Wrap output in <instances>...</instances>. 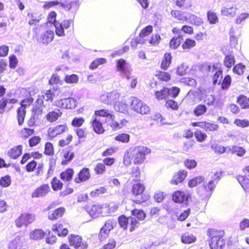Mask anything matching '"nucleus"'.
Wrapping results in <instances>:
<instances>
[{
	"label": "nucleus",
	"mask_w": 249,
	"mask_h": 249,
	"mask_svg": "<svg viewBox=\"0 0 249 249\" xmlns=\"http://www.w3.org/2000/svg\"><path fill=\"white\" fill-rule=\"evenodd\" d=\"M151 152V149L145 146L138 145L131 147L125 152L123 157V162L126 165L131 163L135 165L142 164L145 160L146 156Z\"/></svg>",
	"instance_id": "nucleus-1"
},
{
	"label": "nucleus",
	"mask_w": 249,
	"mask_h": 249,
	"mask_svg": "<svg viewBox=\"0 0 249 249\" xmlns=\"http://www.w3.org/2000/svg\"><path fill=\"white\" fill-rule=\"evenodd\" d=\"M210 249H223L226 245L224 230L215 228H209L207 231Z\"/></svg>",
	"instance_id": "nucleus-2"
},
{
	"label": "nucleus",
	"mask_w": 249,
	"mask_h": 249,
	"mask_svg": "<svg viewBox=\"0 0 249 249\" xmlns=\"http://www.w3.org/2000/svg\"><path fill=\"white\" fill-rule=\"evenodd\" d=\"M223 172L217 171L212 177V179L202 186L200 195L204 198H209L213 194L218 182L222 177Z\"/></svg>",
	"instance_id": "nucleus-3"
},
{
	"label": "nucleus",
	"mask_w": 249,
	"mask_h": 249,
	"mask_svg": "<svg viewBox=\"0 0 249 249\" xmlns=\"http://www.w3.org/2000/svg\"><path fill=\"white\" fill-rule=\"evenodd\" d=\"M146 187L144 184L140 182L133 184L131 188V193L137 198L133 199V202L137 204L145 202L150 198V196L144 194Z\"/></svg>",
	"instance_id": "nucleus-4"
},
{
	"label": "nucleus",
	"mask_w": 249,
	"mask_h": 249,
	"mask_svg": "<svg viewBox=\"0 0 249 249\" xmlns=\"http://www.w3.org/2000/svg\"><path fill=\"white\" fill-rule=\"evenodd\" d=\"M180 89L177 87H172L168 88L164 87L160 90L155 91L154 94L158 100H167L169 97L175 99L179 94Z\"/></svg>",
	"instance_id": "nucleus-5"
},
{
	"label": "nucleus",
	"mask_w": 249,
	"mask_h": 249,
	"mask_svg": "<svg viewBox=\"0 0 249 249\" xmlns=\"http://www.w3.org/2000/svg\"><path fill=\"white\" fill-rule=\"evenodd\" d=\"M118 221L120 226L124 230H128L130 232L133 231L140 226V222L138 220L132 216H126L121 215L118 218Z\"/></svg>",
	"instance_id": "nucleus-6"
},
{
	"label": "nucleus",
	"mask_w": 249,
	"mask_h": 249,
	"mask_svg": "<svg viewBox=\"0 0 249 249\" xmlns=\"http://www.w3.org/2000/svg\"><path fill=\"white\" fill-rule=\"evenodd\" d=\"M67 239L69 245L74 249H88L89 247L87 242L80 235L71 233Z\"/></svg>",
	"instance_id": "nucleus-7"
},
{
	"label": "nucleus",
	"mask_w": 249,
	"mask_h": 249,
	"mask_svg": "<svg viewBox=\"0 0 249 249\" xmlns=\"http://www.w3.org/2000/svg\"><path fill=\"white\" fill-rule=\"evenodd\" d=\"M68 129L66 124H60L50 127L47 129V136L50 140L53 139L65 133Z\"/></svg>",
	"instance_id": "nucleus-8"
},
{
	"label": "nucleus",
	"mask_w": 249,
	"mask_h": 249,
	"mask_svg": "<svg viewBox=\"0 0 249 249\" xmlns=\"http://www.w3.org/2000/svg\"><path fill=\"white\" fill-rule=\"evenodd\" d=\"M45 107L44 102L43 101V96H38L37 100L35 102V105L33 107L32 112V116L30 120L38 119L43 112V108Z\"/></svg>",
	"instance_id": "nucleus-9"
},
{
	"label": "nucleus",
	"mask_w": 249,
	"mask_h": 249,
	"mask_svg": "<svg viewBox=\"0 0 249 249\" xmlns=\"http://www.w3.org/2000/svg\"><path fill=\"white\" fill-rule=\"evenodd\" d=\"M131 107L133 110L141 114H147L149 112V107L137 98H133Z\"/></svg>",
	"instance_id": "nucleus-10"
},
{
	"label": "nucleus",
	"mask_w": 249,
	"mask_h": 249,
	"mask_svg": "<svg viewBox=\"0 0 249 249\" xmlns=\"http://www.w3.org/2000/svg\"><path fill=\"white\" fill-rule=\"evenodd\" d=\"M73 26L72 19H64L61 22H58L55 24V31L58 36H63L65 35V30Z\"/></svg>",
	"instance_id": "nucleus-11"
},
{
	"label": "nucleus",
	"mask_w": 249,
	"mask_h": 249,
	"mask_svg": "<svg viewBox=\"0 0 249 249\" xmlns=\"http://www.w3.org/2000/svg\"><path fill=\"white\" fill-rule=\"evenodd\" d=\"M35 220V216L29 213H22L20 216L15 220L16 226L18 228L22 226H27Z\"/></svg>",
	"instance_id": "nucleus-12"
},
{
	"label": "nucleus",
	"mask_w": 249,
	"mask_h": 249,
	"mask_svg": "<svg viewBox=\"0 0 249 249\" xmlns=\"http://www.w3.org/2000/svg\"><path fill=\"white\" fill-rule=\"evenodd\" d=\"M191 125L199 127L207 132L216 131L219 128V125L216 123L207 121L193 122Z\"/></svg>",
	"instance_id": "nucleus-13"
},
{
	"label": "nucleus",
	"mask_w": 249,
	"mask_h": 249,
	"mask_svg": "<svg viewBox=\"0 0 249 249\" xmlns=\"http://www.w3.org/2000/svg\"><path fill=\"white\" fill-rule=\"evenodd\" d=\"M191 195L183 191L177 190L172 195V199L174 202L178 204H187Z\"/></svg>",
	"instance_id": "nucleus-14"
},
{
	"label": "nucleus",
	"mask_w": 249,
	"mask_h": 249,
	"mask_svg": "<svg viewBox=\"0 0 249 249\" xmlns=\"http://www.w3.org/2000/svg\"><path fill=\"white\" fill-rule=\"evenodd\" d=\"M26 171L27 172H33L35 171V174L36 176H41L44 173V164L39 163L37 166V162L35 160L29 161L25 166Z\"/></svg>",
	"instance_id": "nucleus-15"
},
{
	"label": "nucleus",
	"mask_w": 249,
	"mask_h": 249,
	"mask_svg": "<svg viewBox=\"0 0 249 249\" xmlns=\"http://www.w3.org/2000/svg\"><path fill=\"white\" fill-rule=\"evenodd\" d=\"M91 178V173L89 168L84 167L82 168L76 174L74 182L76 184H80L86 182Z\"/></svg>",
	"instance_id": "nucleus-16"
},
{
	"label": "nucleus",
	"mask_w": 249,
	"mask_h": 249,
	"mask_svg": "<svg viewBox=\"0 0 249 249\" xmlns=\"http://www.w3.org/2000/svg\"><path fill=\"white\" fill-rule=\"evenodd\" d=\"M18 102V100L16 98L8 99L6 97L0 98V114H3L6 111H9V110L13 108V106L9 105H13L16 104Z\"/></svg>",
	"instance_id": "nucleus-17"
},
{
	"label": "nucleus",
	"mask_w": 249,
	"mask_h": 249,
	"mask_svg": "<svg viewBox=\"0 0 249 249\" xmlns=\"http://www.w3.org/2000/svg\"><path fill=\"white\" fill-rule=\"evenodd\" d=\"M116 63L117 71L121 72L126 79H130V71L127 68L126 61L123 58H120L116 61Z\"/></svg>",
	"instance_id": "nucleus-18"
},
{
	"label": "nucleus",
	"mask_w": 249,
	"mask_h": 249,
	"mask_svg": "<svg viewBox=\"0 0 249 249\" xmlns=\"http://www.w3.org/2000/svg\"><path fill=\"white\" fill-rule=\"evenodd\" d=\"M50 191V187L48 184H42L35 189L31 196L33 198L43 197L46 196Z\"/></svg>",
	"instance_id": "nucleus-19"
},
{
	"label": "nucleus",
	"mask_w": 249,
	"mask_h": 249,
	"mask_svg": "<svg viewBox=\"0 0 249 249\" xmlns=\"http://www.w3.org/2000/svg\"><path fill=\"white\" fill-rule=\"evenodd\" d=\"M120 96V94L116 91L113 90L110 92L102 95L101 100L102 102L107 105H110L112 102L118 100Z\"/></svg>",
	"instance_id": "nucleus-20"
},
{
	"label": "nucleus",
	"mask_w": 249,
	"mask_h": 249,
	"mask_svg": "<svg viewBox=\"0 0 249 249\" xmlns=\"http://www.w3.org/2000/svg\"><path fill=\"white\" fill-rule=\"evenodd\" d=\"M52 230L56 233L58 236L61 237H65L69 233V230L67 228H64V225L60 221L52 225Z\"/></svg>",
	"instance_id": "nucleus-21"
},
{
	"label": "nucleus",
	"mask_w": 249,
	"mask_h": 249,
	"mask_svg": "<svg viewBox=\"0 0 249 249\" xmlns=\"http://www.w3.org/2000/svg\"><path fill=\"white\" fill-rule=\"evenodd\" d=\"M188 172L185 170H180L176 172L170 181L172 185H177L182 183L187 177Z\"/></svg>",
	"instance_id": "nucleus-22"
},
{
	"label": "nucleus",
	"mask_w": 249,
	"mask_h": 249,
	"mask_svg": "<svg viewBox=\"0 0 249 249\" xmlns=\"http://www.w3.org/2000/svg\"><path fill=\"white\" fill-rule=\"evenodd\" d=\"M93 130L97 134H102L105 132V129L103 126L102 122L99 118L93 117L90 122Z\"/></svg>",
	"instance_id": "nucleus-23"
},
{
	"label": "nucleus",
	"mask_w": 249,
	"mask_h": 249,
	"mask_svg": "<svg viewBox=\"0 0 249 249\" xmlns=\"http://www.w3.org/2000/svg\"><path fill=\"white\" fill-rule=\"evenodd\" d=\"M66 210L63 207H60L48 213V218L49 220L53 221L62 217L65 213Z\"/></svg>",
	"instance_id": "nucleus-24"
},
{
	"label": "nucleus",
	"mask_w": 249,
	"mask_h": 249,
	"mask_svg": "<svg viewBox=\"0 0 249 249\" xmlns=\"http://www.w3.org/2000/svg\"><path fill=\"white\" fill-rule=\"evenodd\" d=\"M62 154L63 159L61 162L62 165L68 164L75 157V153L70 149H63Z\"/></svg>",
	"instance_id": "nucleus-25"
},
{
	"label": "nucleus",
	"mask_w": 249,
	"mask_h": 249,
	"mask_svg": "<svg viewBox=\"0 0 249 249\" xmlns=\"http://www.w3.org/2000/svg\"><path fill=\"white\" fill-rule=\"evenodd\" d=\"M35 133L34 128L24 127L18 132V136L19 139L22 140H27L29 137Z\"/></svg>",
	"instance_id": "nucleus-26"
},
{
	"label": "nucleus",
	"mask_w": 249,
	"mask_h": 249,
	"mask_svg": "<svg viewBox=\"0 0 249 249\" xmlns=\"http://www.w3.org/2000/svg\"><path fill=\"white\" fill-rule=\"evenodd\" d=\"M53 38L54 33L52 31L49 30L42 34L37 39V41L40 44L47 45L51 42L53 40Z\"/></svg>",
	"instance_id": "nucleus-27"
},
{
	"label": "nucleus",
	"mask_w": 249,
	"mask_h": 249,
	"mask_svg": "<svg viewBox=\"0 0 249 249\" xmlns=\"http://www.w3.org/2000/svg\"><path fill=\"white\" fill-rule=\"evenodd\" d=\"M23 146L21 144L16 145L11 148L7 152L9 157L13 160H16L22 153Z\"/></svg>",
	"instance_id": "nucleus-28"
},
{
	"label": "nucleus",
	"mask_w": 249,
	"mask_h": 249,
	"mask_svg": "<svg viewBox=\"0 0 249 249\" xmlns=\"http://www.w3.org/2000/svg\"><path fill=\"white\" fill-rule=\"evenodd\" d=\"M172 31L173 34L176 35L180 34L181 32L184 34H187L188 35H192L194 33V28L192 26L188 25H184L181 28L174 27L173 28Z\"/></svg>",
	"instance_id": "nucleus-29"
},
{
	"label": "nucleus",
	"mask_w": 249,
	"mask_h": 249,
	"mask_svg": "<svg viewBox=\"0 0 249 249\" xmlns=\"http://www.w3.org/2000/svg\"><path fill=\"white\" fill-rule=\"evenodd\" d=\"M62 115V113L59 109H55L49 112L46 115V120L50 123L56 122Z\"/></svg>",
	"instance_id": "nucleus-30"
},
{
	"label": "nucleus",
	"mask_w": 249,
	"mask_h": 249,
	"mask_svg": "<svg viewBox=\"0 0 249 249\" xmlns=\"http://www.w3.org/2000/svg\"><path fill=\"white\" fill-rule=\"evenodd\" d=\"M74 171L71 168H67L60 174V178L64 181H71L74 176Z\"/></svg>",
	"instance_id": "nucleus-31"
},
{
	"label": "nucleus",
	"mask_w": 249,
	"mask_h": 249,
	"mask_svg": "<svg viewBox=\"0 0 249 249\" xmlns=\"http://www.w3.org/2000/svg\"><path fill=\"white\" fill-rule=\"evenodd\" d=\"M172 59V57L170 53H165L160 63V69L164 71L167 70L171 63Z\"/></svg>",
	"instance_id": "nucleus-32"
},
{
	"label": "nucleus",
	"mask_w": 249,
	"mask_h": 249,
	"mask_svg": "<svg viewBox=\"0 0 249 249\" xmlns=\"http://www.w3.org/2000/svg\"><path fill=\"white\" fill-rule=\"evenodd\" d=\"M237 8L235 6L224 7L221 10V14L222 16L227 17H233L236 13Z\"/></svg>",
	"instance_id": "nucleus-33"
},
{
	"label": "nucleus",
	"mask_w": 249,
	"mask_h": 249,
	"mask_svg": "<svg viewBox=\"0 0 249 249\" xmlns=\"http://www.w3.org/2000/svg\"><path fill=\"white\" fill-rule=\"evenodd\" d=\"M93 171L96 176H101L106 173L107 167L102 162H98L94 164Z\"/></svg>",
	"instance_id": "nucleus-34"
},
{
	"label": "nucleus",
	"mask_w": 249,
	"mask_h": 249,
	"mask_svg": "<svg viewBox=\"0 0 249 249\" xmlns=\"http://www.w3.org/2000/svg\"><path fill=\"white\" fill-rule=\"evenodd\" d=\"M131 214L132 217H135L136 220L139 221L144 220L146 216V213L142 209H134L131 211Z\"/></svg>",
	"instance_id": "nucleus-35"
},
{
	"label": "nucleus",
	"mask_w": 249,
	"mask_h": 249,
	"mask_svg": "<svg viewBox=\"0 0 249 249\" xmlns=\"http://www.w3.org/2000/svg\"><path fill=\"white\" fill-rule=\"evenodd\" d=\"M155 76L161 82H168L171 79V74L169 72L161 70L157 71Z\"/></svg>",
	"instance_id": "nucleus-36"
},
{
	"label": "nucleus",
	"mask_w": 249,
	"mask_h": 249,
	"mask_svg": "<svg viewBox=\"0 0 249 249\" xmlns=\"http://www.w3.org/2000/svg\"><path fill=\"white\" fill-rule=\"evenodd\" d=\"M205 180V178L203 176H198L190 179L188 182L189 188H193L203 183Z\"/></svg>",
	"instance_id": "nucleus-37"
},
{
	"label": "nucleus",
	"mask_w": 249,
	"mask_h": 249,
	"mask_svg": "<svg viewBox=\"0 0 249 249\" xmlns=\"http://www.w3.org/2000/svg\"><path fill=\"white\" fill-rule=\"evenodd\" d=\"M196 241V237L193 234L185 232L181 236V241L185 244H190Z\"/></svg>",
	"instance_id": "nucleus-38"
},
{
	"label": "nucleus",
	"mask_w": 249,
	"mask_h": 249,
	"mask_svg": "<svg viewBox=\"0 0 249 249\" xmlns=\"http://www.w3.org/2000/svg\"><path fill=\"white\" fill-rule=\"evenodd\" d=\"M103 207L100 204H95L92 206L89 213L92 217H98L102 213Z\"/></svg>",
	"instance_id": "nucleus-39"
},
{
	"label": "nucleus",
	"mask_w": 249,
	"mask_h": 249,
	"mask_svg": "<svg viewBox=\"0 0 249 249\" xmlns=\"http://www.w3.org/2000/svg\"><path fill=\"white\" fill-rule=\"evenodd\" d=\"M74 136L72 134H68L65 138L60 139L57 145L59 147H65L70 145L72 142Z\"/></svg>",
	"instance_id": "nucleus-40"
},
{
	"label": "nucleus",
	"mask_w": 249,
	"mask_h": 249,
	"mask_svg": "<svg viewBox=\"0 0 249 249\" xmlns=\"http://www.w3.org/2000/svg\"><path fill=\"white\" fill-rule=\"evenodd\" d=\"M184 12L178 10H172L171 11V16L179 21H187L188 20V18L184 15Z\"/></svg>",
	"instance_id": "nucleus-41"
},
{
	"label": "nucleus",
	"mask_w": 249,
	"mask_h": 249,
	"mask_svg": "<svg viewBox=\"0 0 249 249\" xmlns=\"http://www.w3.org/2000/svg\"><path fill=\"white\" fill-rule=\"evenodd\" d=\"M236 101L242 109H249V97L240 95L237 97Z\"/></svg>",
	"instance_id": "nucleus-42"
},
{
	"label": "nucleus",
	"mask_w": 249,
	"mask_h": 249,
	"mask_svg": "<svg viewBox=\"0 0 249 249\" xmlns=\"http://www.w3.org/2000/svg\"><path fill=\"white\" fill-rule=\"evenodd\" d=\"M235 59L233 54H226L224 60V65L228 69H231L235 64Z\"/></svg>",
	"instance_id": "nucleus-43"
},
{
	"label": "nucleus",
	"mask_w": 249,
	"mask_h": 249,
	"mask_svg": "<svg viewBox=\"0 0 249 249\" xmlns=\"http://www.w3.org/2000/svg\"><path fill=\"white\" fill-rule=\"evenodd\" d=\"M26 114V110L18 107L17 110V119L19 125H22L24 122Z\"/></svg>",
	"instance_id": "nucleus-44"
},
{
	"label": "nucleus",
	"mask_w": 249,
	"mask_h": 249,
	"mask_svg": "<svg viewBox=\"0 0 249 249\" xmlns=\"http://www.w3.org/2000/svg\"><path fill=\"white\" fill-rule=\"evenodd\" d=\"M52 188L54 191L61 190L64 186L63 183L56 177H53L51 181Z\"/></svg>",
	"instance_id": "nucleus-45"
},
{
	"label": "nucleus",
	"mask_w": 249,
	"mask_h": 249,
	"mask_svg": "<svg viewBox=\"0 0 249 249\" xmlns=\"http://www.w3.org/2000/svg\"><path fill=\"white\" fill-rule=\"evenodd\" d=\"M58 89V88H53V89H49L47 90L44 93L41 95H39L38 96H43V101H50L53 102L54 97L55 96L54 92Z\"/></svg>",
	"instance_id": "nucleus-46"
},
{
	"label": "nucleus",
	"mask_w": 249,
	"mask_h": 249,
	"mask_svg": "<svg viewBox=\"0 0 249 249\" xmlns=\"http://www.w3.org/2000/svg\"><path fill=\"white\" fill-rule=\"evenodd\" d=\"M46 234L45 232L41 229H35L30 233V237L35 240L43 239Z\"/></svg>",
	"instance_id": "nucleus-47"
},
{
	"label": "nucleus",
	"mask_w": 249,
	"mask_h": 249,
	"mask_svg": "<svg viewBox=\"0 0 249 249\" xmlns=\"http://www.w3.org/2000/svg\"><path fill=\"white\" fill-rule=\"evenodd\" d=\"M94 117H102L108 118L109 119H112L114 118V115L109 113V111L107 109H102L99 110H96L94 112Z\"/></svg>",
	"instance_id": "nucleus-48"
},
{
	"label": "nucleus",
	"mask_w": 249,
	"mask_h": 249,
	"mask_svg": "<svg viewBox=\"0 0 249 249\" xmlns=\"http://www.w3.org/2000/svg\"><path fill=\"white\" fill-rule=\"evenodd\" d=\"M196 45V40L191 38L185 39L181 45L182 49L184 51H188L195 47Z\"/></svg>",
	"instance_id": "nucleus-49"
},
{
	"label": "nucleus",
	"mask_w": 249,
	"mask_h": 249,
	"mask_svg": "<svg viewBox=\"0 0 249 249\" xmlns=\"http://www.w3.org/2000/svg\"><path fill=\"white\" fill-rule=\"evenodd\" d=\"M188 19L190 24L196 26H199L204 23L202 18L192 14L189 15Z\"/></svg>",
	"instance_id": "nucleus-50"
},
{
	"label": "nucleus",
	"mask_w": 249,
	"mask_h": 249,
	"mask_svg": "<svg viewBox=\"0 0 249 249\" xmlns=\"http://www.w3.org/2000/svg\"><path fill=\"white\" fill-rule=\"evenodd\" d=\"M249 177L242 175H238L237 179L245 190L249 189Z\"/></svg>",
	"instance_id": "nucleus-51"
},
{
	"label": "nucleus",
	"mask_w": 249,
	"mask_h": 249,
	"mask_svg": "<svg viewBox=\"0 0 249 249\" xmlns=\"http://www.w3.org/2000/svg\"><path fill=\"white\" fill-rule=\"evenodd\" d=\"M207 111V107L204 104H200L196 107L193 113L196 116L198 117L205 114Z\"/></svg>",
	"instance_id": "nucleus-52"
},
{
	"label": "nucleus",
	"mask_w": 249,
	"mask_h": 249,
	"mask_svg": "<svg viewBox=\"0 0 249 249\" xmlns=\"http://www.w3.org/2000/svg\"><path fill=\"white\" fill-rule=\"evenodd\" d=\"M228 148L232 153L235 154L239 157L244 156L246 152L243 147L237 145H233L231 147H228Z\"/></svg>",
	"instance_id": "nucleus-53"
},
{
	"label": "nucleus",
	"mask_w": 249,
	"mask_h": 249,
	"mask_svg": "<svg viewBox=\"0 0 249 249\" xmlns=\"http://www.w3.org/2000/svg\"><path fill=\"white\" fill-rule=\"evenodd\" d=\"M85 123V119L83 117H75L71 122V125L74 128L81 127Z\"/></svg>",
	"instance_id": "nucleus-54"
},
{
	"label": "nucleus",
	"mask_w": 249,
	"mask_h": 249,
	"mask_svg": "<svg viewBox=\"0 0 249 249\" xmlns=\"http://www.w3.org/2000/svg\"><path fill=\"white\" fill-rule=\"evenodd\" d=\"M171 2L180 9L190 8L193 5L191 2L187 4V0H171Z\"/></svg>",
	"instance_id": "nucleus-55"
},
{
	"label": "nucleus",
	"mask_w": 249,
	"mask_h": 249,
	"mask_svg": "<svg viewBox=\"0 0 249 249\" xmlns=\"http://www.w3.org/2000/svg\"><path fill=\"white\" fill-rule=\"evenodd\" d=\"M44 154L46 155L52 156L54 154V147L53 143L47 142L44 144Z\"/></svg>",
	"instance_id": "nucleus-56"
},
{
	"label": "nucleus",
	"mask_w": 249,
	"mask_h": 249,
	"mask_svg": "<svg viewBox=\"0 0 249 249\" xmlns=\"http://www.w3.org/2000/svg\"><path fill=\"white\" fill-rule=\"evenodd\" d=\"M141 172L140 168L138 166L133 167L131 168L130 173V177L133 179L134 181H138L140 180Z\"/></svg>",
	"instance_id": "nucleus-57"
},
{
	"label": "nucleus",
	"mask_w": 249,
	"mask_h": 249,
	"mask_svg": "<svg viewBox=\"0 0 249 249\" xmlns=\"http://www.w3.org/2000/svg\"><path fill=\"white\" fill-rule=\"evenodd\" d=\"M23 243L19 238H16L9 245V249H23Z\"/></svg>",
	"instance_id": "nucleus-58"
},
{
	"label": "nucleus",
	"mask_w": 249,
	"mask_h": 249,
	"mask_svg": "<svg viewBox=\"0 0 249 249\" xmlns=\"http://www.w3.org/2000/svg\"><path fill=\"white\" fill-rule=\"evenodd\" d=\"M194 135L196 141L199 142H204L208 138L207 134L199 129L194 132Z\"/></svg>",
	"instance_id": "nucleus-59"
},
{
	"label": "nucleus",
	"mask_w": 249,
	"mask_h": 249,
	"mask_svg": "<svg viewBox=\"0 0 249 249\" xmlns=\"http://www.w3.org/2000/svg\"><path fill=\"white\" fill-rule=\"evenodd\" d=\"M27 16L29 18L28 24L30 26L38 24L41 19L39 17H37L36 14L33 13H28Z\"/></svg>",
	"instance_id": "nucleus-60"
},
{
	"label": "nucleus",
	"mask_w": 249,
	"mask_h": 249,
	"mask_svg": "<svg viewBox=\"0 0 249 249\" xmlns=\"http://www.w3.org/2000/svg\"><path fill=\"white\" fill-rule=\"evenodd\" d=\"M207 18L209 23L211 24H214L217 23L219 21L216 14L211 10H209L207 12Z\"/></svg>",
	"instance_id": "nucleus-61"
},
{
	"label": "nucleus",
	"mask_w": 249,
	"mask_h": 249,
	"mask_svg": "<svg viewBox=\"0 0 249 249\" xmlns=\"http://www.w3.org/2000/svg\"><path fill=\"white\" fill-rule=\"evenodd\" d=\"M153 31V26L151 25H148L143 28L140 32L139 37L141 39H143L144 37L149 36Z\"/></svg>",
	"instance_id": "nucleus-62"
},
{
	"label": "nucleus",
	"mask_w": 249,
	"mask_h": 249,
	"mask_svg": "<svg viewBox=\"0 0 249 249\" xmlns=\"http://www.w3.org/2000/svg\"><path fill=\"white\" fill-rule=\"evenodd\" d=\"M107 60L104 58H99L94 60L90 63L89 68L90 70H93L97 69L99 65L106 63Z\"/></svg>",
	"instance_id": "nucleus-63"
},
{
	"label": "nucleus",
	"mask_w": 249,
	"mask_h": 249,
	"mask_svg": "<svg viewBox=\"0 0 249 249\" xmlns=\"http://www.w3.org/2000/svg\"><path fill=\"white\" fill-rule=\"evenodd\" d=\"M231 83V78L229 74L226 75L222 82H220L221 88L223 90H227L230 87Z\"/></svg>",
	"instance_id": "nucleus-64"
}]
</instances>
